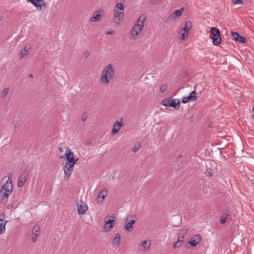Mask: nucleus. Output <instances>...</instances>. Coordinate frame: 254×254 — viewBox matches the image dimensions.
Masks as SVG:
<instances>
[{"mask_svg": "<svg viewBox=\"0 0 254 254\" xmlns=\"http://www.w3.org/2000/svg\"><path fill=\"white\" fill-rule=\"evenodd\" d=\"M120 120L121 122L116 121L115 122L112 131V134H115L117 133L121 129V128L124 126L123 119H120Z\"/></svg>", "mask_w": 254, "mask_h": 254, "instance_id": "14", "label": "nucleus"}, {"mask_svg": "<svg viewBox=\"0 0 254 254\" xmlns=\"http://www.w3.org/2000/svg\"><path fill=\"white\" fill-rule=\"evenodd\" d=\"M115 224L116 221L114 220L109 219L104 224V227L106 231H109L114 226Z\"/></svg>", "mask_w": 254, "mask_h": 254, "instance_id": "18", "label": "nucleus"}, {"mask_svg": "<svg viewBox=\"0 0 254 254\" xmlns=\"http://www.w3.org/2000/svg\"><path fill=\"white\" fill-rule=\"evenodd\" d=\"M74 166V164L67 163H66V164L64 166L63 169L65 174L64 179L65 181L68 180L69 178H70L73 171Z\"/></svg>", "mask_w": 254, "mask_h": 254, "instance_id": "8", "label": "nucleus"}, {"mask_svg": "<svg viewBox=\"0 0 254 254\" xmlns=\"http://www.w3.org/2000/svg\"><path fill=\"white\" fill-rule=\"evenodd\" d=\"M253 110L254 111V107H253ZM253 119L254 120V115H253Z\"/></svg>", "mask_w": 254, "mask_h": 254, "instance_id": "49", "label": "nucleus"}, {"mask_svg": "<svg viewBox=\"0 0 254 254\" xmlns=\"http://www.w3.org/2000/svg\"><path fill=\"white\" fill-rule=\"evenodd\" d=\"M115 73L112 64H109L104 68L101 76V81L105 84H109Z\"/></svg>", "mask_w": 254, "mask_h": 254, "instance_id": "2", "label": "nucleus"}, {"mask_svg": "<svg viewBox=\"0 0 254 254\" xmlns=\"http://www.w3.org/2000/svg\"><path fill=\"white\" fill-rule=\"evenodd\" d=\"M2 221V219L0 218V221Z\"/></svg>", "mask_w": 254, "mask_h": 254, "instance_id": "51", "label": "nucleus"}, {"mask_svg": "<svg viewBox=\"0 0 254 254\" xmlns=\"http://www.w3.org/2000/svg\"><path fill=\"white\" fill-rule=\"evenodd\" d=\"M188 230L186 229L183 230L181 233H179L177 241L174 243L173 245L174 249H177L182 246L184 241V237L188 233Z\"/></svg>", "mask_w": 254, "mask_h": 254, "instance_id": "6", "label": "nucleus"}, {"mask_svg": "<svg viewBox=\"0 0 254 254\" xmlns=\"http://www.w3.org/2000/svg\"><path fill=\"white\" fill-rule=\"evenodd\" d=\"M107 192L108 190L107 189L102 190L96 197V201L99 203L102 202L107 195Z\"/></svg>", "mask_w": 254, "mask_h": 254, "instance_id": "16", "label": "nucleus"}, {"mask_svg": "<svg viewBox=\"0 0 254 254\" xmlns=\"http://www.w3.org/2000/svg\"><path fill=\"white\" fill-rule=\"evenodd\" d=\"M227 215L225 214H224L222 215L220 218V222L221 224H225L227 220Z\"/></svg>", "mask_w": 254, "mask_h": 254, "instance_id": "29", "label": "nucleus"}, {"mask_svg": "<svg viewBox=\"0 0 254 254\" xmlns=\"http://www.w3.org/2000/svg\"><path fill=\"white\" fill-rule=\"evenodd\" d=\"M113 244L116 246H118L121 244V235L119 233H117L115 238L113 240Z\"/></svg>", "mask_w": 254, "mask_h": 254, "instance_id": "20", "label": "nucleus"}, {"mask_svg": "<svg viewBox=\"0 0 254 254\" xmlns=\"http://www.w3.org/2000/svg\"><path fill=\"white\" fill-rule=\"evenodd\" d=\"M1 20V18H0V21Z\"/></svg>", "mask_w": 254, "mask_h": 254, "instance_id": "52", "label": "nucleus"}, {"mask_svg": "<svg viewBox=\"0 0 254 254\" xmlns=\"http://www.w3.org/2000/svg\"><path fill=\"white\" fill-rule=\"evenodd\" d=\"M133 217H134V219H132L130 221L129 220L128 221L130 224L131 223V226H132V225L134 224L135 223L136 220V219L135 218V216L134 215V216H133Z\"/></svg>", "mask_w": 254, "mask_h": 254, "instance_id": "37", "label": "nucleus"}, {"mask_svg": "<svg viewBox=\"0 0 254 254\" xmlns=\"http://www.w3.org/2000/svg\"><path fill=\"white\" fill-rule=\"evenodd\" d=\"M182 157V155H179L178 156L177 159H179L181 158Z\"/></svg>", "mask_w": 254, "mask_h": 254, "instance_id": "46", "label": "nucleus"}, {"mask_svg": "<svg viewBox=\"0 0 254 254\" xmlns=\"http://www.w3.org/2000/svg\"><path fill=\"white\" fill-rule=\"evenodd\" d=\"M233 2L234 4H242L243 3L242 0H233Z\"/></svg>", "mask_w": 254, "mask_h": 254, "instance_id": "35", "label": "nucleus"}, {"mask_svg": "<svg viewBox=\"0 0 254 254\" xmlns=\"http://www.w3.org/2000/svg\"><path fill=\"white\" fill-rule=\"evenodd\" d=\"M6 182H10V183H12V180H9V179H8V180H7V181H6Z\"/></svg>", "mask_w": 254, "mask_h": 254, "instance_id": "48", "label": "nucleus"}, {"mask_svg": "<svg viewBox=\"0 0 254 254\" xmlns=\"http://www.w3.org/2000/svg\"><path fill=\"white\" fill-rule=\"evenodd\" d=\"M211 35L210 38L213 40V43L214 45H218L221 41V34L219 30L214 27H212L210 29Z\"/></svg>", "mask_w": 254, "mask_h": 254, "instance_id": "3", "label": "nucleus"}, {"mask_svg": "<svg viewBox=\"0 0 254 254\" xmlns=\"http://www.w3.org/2000/svg\"><path fill=\"white\" fill-rule=\"evenodd\" d=\"M180 33H181V37H180V38L182 40H184L185 38V34H186V32L185 31H183V33H182V32H181Z\"/></svg>", "mask_w": 254, "mask_h": 254, "instance_id": "38", "label": "nucleus"}, {"mask_svg": "<svg viewBox=\"0 0 254 254\" xmlns=\"http://www.w3.org/2000/svg\"><path fill=\"white\" fill-rule=\"evenodd\" d=\"M145 19L146 17L144 14H142L139 16L131 31L130 39H135L136 38V36L140 33L143 28Z\"/></svg>", "mask_w": 254, "mask_h": 254, "instance_id": "1", "label": "nucleus"}, {"mask_svg": "<svg viewBox=\"0 0 254 254\" xmlns=\"http://www.w3.org/2000/svg\"><path fill=\"white\" fill-rule=\"evenodd\" d=\"M101 17L102 15L98 13L92 16L90 19V21L92 22H96L100 20L101 19Z\"/></svg>", "mask_w": 254, "mask_h": 254, "instance_id": "21", "label": "nucleus"}, {"mask_svg": "<svg viewBox=\"0 0 254 254\" xmlns=\"http://www.w3.org/2000/svg\"><path fill=\"white\" fill-rule=\"evenodd\" d=\"M28 76L29 77L31 78H33V75H32V74H31V73L28 74Z\"/></svg>", "mask_w": 254, "mask_h": 254, "instance_id": "45", "label": "nucleus"}, {"mask_svg": "<svg viewBox=\"0 0 254 254\" xmlns=\"http://www.w3.org/2000/svg\"><path fill=\"white\" fill-rule=\"evenodd\" d=\"M39 230H40V228H39V226H35L33 227V228L32 229V233H36L37 232H39Z\"/></svg>", "mask_w": 254, "mask_h": 254, "instance_id": "34", "label": "nucleus"}, {"mask_svg": "<svg viewBox=\"0 0 254 254\" xmlns=\"http://www.w3.org/2000/svg\"><path fill=\"white\" fill-rule=\"evenodd\" d=\"M5 223L3 225L2 223H0V234H2L5 230Z\"/></svg>", "mask_w": 254, "mask_h": 254, "instance_id": "32", "label": "nucleus"}, {"mask_svg": "<svg viewBox=\"0 0 254 254\" xmlns=\"http://www.w3.org/2000/svg\"><path fill=\"white\" fill-rule=\"evenodd\" d=\"M28 2L33 4L38 10H41L42 7L46 5L44 0H27Z\"/></svg>", "mask_w": 254, "mask_h": 254, "instance_id": "13", "label": "nucleus"}, {"mask_svg": "<svg viewBox=\"0 0 254 254\" xmlns=\"http://www.w3.org/2000/svg\"><path fill=\"white\" fill-rule=\"evenodd\" d=\"M124 16V11H120L117 9H114V21L118 24L122 21Z\"/></svg>", "mask_w": 254, "mask_h": 254, "instance_id": "9", "label": "nucleus"}, {"mask_svg": "<svg viewBox=\"0 0 254 254\" xmlns=\"http://www.w3.org/2000/svg\"><path fill=\"white\" fill-rule=\"evenodd\" d=\"M205 174L207 176H209V177H211L212 176V174H211V173L208 170H206L205 172Z\"/></svg>", "mask_w": 254, "mask_h": 254, "instance_id": "40", "label": "nucleus"}, {"mask_svg": "<svg viewBox=\"0 0 254 254\" xmlns=\"http://www.w3.org/2000/svg\"><path fill=\"white\" fill-rule=\"evenodd\" d=\"M197 86V84L194 85V90H193L192 91H191V92L189 95L190 96H191V98H192V101H194V100H196V99L195 90L196 89Z\"/></svg>", "mask_w": 254, "mask_h": 254, "instance_id": "25", "label": "nucleus"}, {"mask_svg": "<svg viewBox=\"0 0 254 254\" xmlns=\"http://www.w3.org/2000/svg\"><path fill=\"white\" fill-rule=\"evenodd\" d=\"M9 88H4L1 93V95H0V96L2 98L4 99L5 98V97L6 96V95H7L8 92H9Z\"/></svg>", "mask_w": 254, "mask_h": 254, "instance_id": "26", "label": "nucleus"}, {"mask_svg": "<svg viewBox=\"0 0 254 254\" xmlns=\"http://www.w3.org/2000/svg\"><path fill=\"white\" fill-rule=\"evenodd\" d=\"M115 9H117L120 11H125L124 6L122 3H117L115 5Z\"/></svg>", "mask_w": 254, "mask_h": 254, "instance_id": "24", "label": "nucleus"}, {"mask_svg": "<svg viewBox=\"0 0 254 254\" xmlns=\"http://www.w3.org/2000/svg\"><path fill=\"white\" fill-rule=\"evenodd\" d=\"M184 10V8H182L181 9H177L174 12L173 14H175L176 16H179L182 13V11Z\"/></svg>", "mask_w": 254, "mask_h": 254, "instance_id": "30", "label": "nucleus"}, {"mask_svg": "<svg viewBox=\"0 0 254 254\" xmlns=\"http://www.w3.org/2000/svg\"><path fill=\"white\" fill-rule=\"evenodd\" d=\"M115 31H108L106 33V34L107 35H109V34H113L114 33H115Z\"/></svg>", "mask_w": 254, "mask_h": 254, "instance_id": "41", "label": "nucleus"}, {"mask_svg": "<svg viewBox=\"0 0 254 254\" xmlns=\"http://www.w3.org/2000/svg\"><path fill=\"white\" fill-rule=\"evenodd\" d=\"M60 159H65L66 160V163L74 164V154L71 150L67 148L66 149L65 153L60 156Z\"/></svg>", "mask_w": 254, "mask_h": 254, "instance_id": "7", "label": "nucleus"}, {"mask_svg": "<svg viewBox=\"0 0 254 254\" xmlns=\"http://www.w3.org/2000/svg\"><path fill=\"white\" fill-rule=\"evenodd\" d=\"M133 218L132 215L127 216L126 218V221L124 225V229L128 232H131L132 231L133 227L128 222L130 218Z\"/></svg>", "mask_w": 254, "mask_h": 254, "instance_id": "17", "label": "nucleus"}, {"mask_svg": "<svg viewBox=\"0 0 254 254\" xmlns=\"http://www.w3.org/2000/svg\"><path fill=\"white\" fill-rule=\"evenodd\" d=\"M190 100L192 101V98H191V96H190V95H189L187 97H184L182 98V102L183 103H187Z\"/></svg>", "mask_w": 254, "mask_h": 254, "instance_id": "27", "label": "nucleus"}, {"mask_svg": "<svg viewBox=\"0 0 254 254\" xmlns=\"http://www.w3.org/2000/svg\"><path fill=\"white\" fill-rule=\"evenodd\" d=\"M77 205V212L79 215L84 214L88 208L87 205L82 201L78 203Z\"/></svg>", "mask_w": 254, "mask_h": 254, "instance_id": "12", "label": "nucleus"}, {"mask_svg": "<svg viewBox=\"0 0 254 254\" xmlns=\"http://www.w3.org/2000/svg\"><path fill=\"white\" fill-rule=\"evenodd\" d=\"M231 35L232 38L237 42L245 44L247 42V40L245 37L241 36L237 32H231Z\"/></svg>", "mask_w": 254, "mask_h": 254, "instance_id": "11", "label": "nucleus"}, {"mask_svg": "<svg viewBox=\"0 0 254 254\" xmlns=\"http://www.w3.org/2000/svg\"><path fill=\"white\" fill-rule=\"evenodd\" d=\"M14 206H15V203H14L9 204H8L7 205V208L8 209H11V208H13Z\"/></svg>", "mask_w": 254, "mask_h": 254, "instance_id": "36", "label": "nucleus"}, {"mask_svg": "<svg viewBox=\"0 0 254 254\" xmlns=\"http://www.w3.org/2000/svg\"><path fill=\"white\" fill-rule=\"evenodd\" d=\"M12 190V183H10V182H6L5 184L2 186L0 191L2 192L3 191H4V192L3 193V197L7 198L11 194Z\"/></svg>", "mask_w": 254, "mask_h": 254, "instance_id": "5", "label": "nucleus"}, {"mask_svg": "<svg viewBox=\"0 0 254 254\" xmlns=\"http://www.w3.org/2000/svg\"><path fill=\"white\" fill-rule=\"evenodd\" d=\"M201 240V238L199 235H194L192 237L190 241H189V243L192 247H195Z\"/></svg>", "mask_w": 254, "mask_h": 254, "instance_id": "15", "label": "nucleus"}, {"mask_svg": "<svg viewBox=\"0 0 254 254\" xmlns=\"http://www.w3.org/2000/svg\"><path fill=\"white\" fill-rule=\"evenodd\" d=\"M28 50L27 49L26 47H25L20 52L19 54V57L20 59H22L25 56L27 55L28 54L27 53Z\"/></svg>", "mask_w": 254, "mask_h": 254, "instance_id": "22", "label": "nucleus"}, {"mask_svg": "<svg viewBox=\"0 0 254 254\" xmlns=\"http://www.w3.org/2000/svg\"><path fill=\"white\" fill-rule=\"evenodd\" d=\"M79 160V158H76L75 157H74V159H73V161H74V165H75V164L76 163V162L78 161Z\"/></svg>", "mask_w": 254, "mask_h": 254, "instance_id": "43", "label": "nucleus"}, {"mask_svg": "<svg viewBox=\"0 0 254 254\" xmlns=\"http://www.w3.org/2000/svg\"><path fill=\"white\" fill-rule=\"evenodd\" d=\"M38 234L35 233H32V240L33 242H35L37 240Z\"/></svg>", "mask_w": 254, "mask_h": 254, "instance_id": "33", "label": "nucleus"}, {"mask_svg": "<svg viewBox=\"0 0 254 254\" xmlns=\"http://www.w3.org/2000/svg\"><path fill=\"white\" fill-rule=\"evenodd\" d=\"M13 196H14V197H15V193H14V194H13Z\"/></svg>", "mask_w": 254, "mask_h": 254, "instance_id": "50", "label": "nucleus"}, {"mask_svg": "<svg viewBox=\"0 0 254 254\" xmlns=\"http://www.w3.org/2000/svg\"><path fill=\"white\" fill-rule=\"evenodd\" d=\"M8 179L9 180H12V173H9L8 176Z\"/></svg>", "mask_w": 254, "mask_h": 254, "instance_id": "42", "label": "nucleus"}, {"mask_svg": "<svg viewBox=\"0 0 254 254\" xmlns=\"http://www.w3.org/2000/svg\"><path fill=\"white\" fill-rule=\"evenodd\" d=\"M151 243L149 241H143L141 243V245L143 247L144 250H148L150 247Z\"/></svg>", "mask_w": 254, "mask_h": 254, "instance_id": "23", "label": "nucleus"}, {"mask_svg": "<svg viewBox=\"0 0 254 254\" xmlns=\"http://www.w3.org/2000/svg\"><path fill=\"white\" fill-rule=\"evenodd\" d=\"M167 88H168L167 85V84H163V85L161 86V87L160 88V91L162 93H164V92H165V91H167Z\"/></svg>", "mask_w": 254, "mask_h": 254, "instance_id": "31", "label": "nucleus"}, {"mask_svg": "<svg viewBox=\"0 0 254 254\" xmlns=\"http://www.w3.org/2000/svg\"><path fill=\"white\" fill-rule=\"evenodd\" d=\"M28 174L29 172L27 169L24 170L22 173L17 181V186L18 187H22L24 186L27 181Z\"/></svg>", "mask_w": 254, "mask_h": 254, "instance_id": "10", "label": "nucleus"}, {"mask_svg": "<svg viewBox=\"0 0 254 254\" xmlns=\"http://www.w3.org/2000/svg\"><path fill=\"white\" fill-rule=\"evenodd\" d=\"M59 150L60 151H63V148L62 147H60L59 148Z\"/></svg>", "mask_w": 254, "mask_h": 254, "instance_id": "47", "label": "nucleus"}, {"mask_svg": "<svg viewBox=\"0 0 254 254\" xmlns=\"http://www.w3.org/2000/svg\"><path fill=\"white\" fill-rule=\"evenodd\" d=\"M192 27V23L190 21H186L184 27L180 31V32L185 31L186 32V34L188 33L189 31Z\"/></svg>", "mask_w": 254, "mask_h": 254, "instance_id": "19", "label": "nucleus"}, {"mask_svg": "<svg viewBox=\"0 0 254 254\" xmlns=\"http://www.w3.org/2000/svg\"><path fill=\"white\" fill-rule=\"evenodd\" d=\"M161 104L168 107H172L176 110L180 108V101L178 100L177 102L175 99H172L171 98L164 99L161 101Z\"/></svg>", "mask_w": 254, "mask_h": 254, "instance_id": "4", "label": "nucleus"}, {"mask_svg": "<svg viewBox=\"0 0 254 254\" xmlns=\"http://www.w3.org/2000/svg\"><path fill=\"white\" fill-rule=\"evenodd\" d=\"M86 119H87V117L86 116H82L81 120L83 121H85L86 120Z\"/></svg>", "mask_w": 254, "mask_h": 254, "instance_id": "44", "label": "nucleus"}, {"mask_svg": "<svg viewBox=\"0 0 254 254\" xmlns=\"http://www.w3.org/2000/svg\"><path fill=\"white\" fill-rule=\"evenodd\" d=\"M90 53L88 51H86L84 53V56L86 58L90 56Z\"/></svg>", "mask_w": 254, "mask_h": 254, "instance_id": "39", "label": "nucleus"}, {"mask_svg": "<svg viewBox=\"0 0 254 254\" xmlns=\"http://www.w3.org/2000/svg\"><path fill=\"white\" fill-rule=\"evenodd\" d=\"M140 144L139 143H136L132 149V151L133 152H136L140 149Z\"/></svg>", "mask_w": 254, "mask_h": 254, "instance_id": "28", "label": "nucleus"}]
</instances>
